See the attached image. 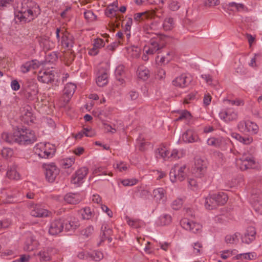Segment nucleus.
I'll return each mask as SVG.
<instances>
[{"instance_id": "nucleus-1", "label": "nucleus", "mask_w": 262, "mask_h": 262, "mask_svg": "<svg viewBox=\"0 0 262 262\" xmlns=\"http://www.w3.org/2000/svg\"><path fill=\"white\" fill-rule=\"evenodd\" d=\"M40 13L39 6L33 1L21 3L15 18L20 21L29 22L36 17Z\"/></svg>"}, {"instance_id": "nucleus-2", "label": "nucleus", "mask_w": 262, "mask_h": 262, "mask_svg": "<svg viewBox=\"0 0 262 262\" xmlns=\"http://www.w3.org/2000/svg\"><path fill=\"white\" fill-rule=\"evenodd\" d=\"M15 142L20 145H28L36 141L35 132L29 128H20L14 132Z\"/></svg>"}, {"instance_id": "nucleus-3", "label": "nucleus", "mask_w": 262, "mask_h": 262, "mask_svg": "<svg viewBox=\"0 0 262 262\" xmlns=\"http://www.w3.org/2000/svg\"><path fill=\"white\" fill-rule=\"evenodd\" d=\"M185 168V166H183L180 167H179L178 166H175L171 168L169 173L170 181L173 183L177 181L180 182L183 181L186 177V174L184 171Z\"/></svg>"}, {"instance_id": "nucleus-4", "label": "nucleus", "mask_w": 262, "mask_h": 262, "mask_svg": "<svg viewBox=\"0 0 262 262\" xmlns=\"http://www.w3.org/2000/svg\"><path fill=\"white\" fill-rule=\"evenodd\" d=\"M45 169L46 180L49 183L54 182L59 173V169L53 163L46 165Z\"/></svg>"}, {"instance_id": "nucleus-5", "label": "nucleus", "mask_w": 262, "mask_h": 262, "mask_svg": "<svg viewBox=\"0 0 262 262\" xmlns=\"http://www.w3.org/2000/svg\"><path fill=\"white\" fill-rule=\"evenodd\" d=\"M180 224L184 229L194 233L200 232L202 227L200 224L189 221L186 218L182 219L180 221Z\"/></svg>"}, {"instance_id": "nucleus-6", "label": "nucleus", "mask_w": 262, "mask_h": 262, "mask_svg": "<svg viewBox=\"0 0 262 262\" xmlns=\"http://www.w3.org/2000/svg\"><path fill=\"white\" fill-rule=\"evenodd\" d=\"M206 169V162L201 158H195L194 160V165L192 170V173L194 176L196 177L201 178L205 173Z\"/></svg>"}, {"instance_id": "nucleus-7", "label": "nucleus", "mask_w": 262, "mask_h": 262, "mask_svg": "<svg viewBox=\"0 0 262 262\" xmlns=\"http://www.w3.org/2000/svg\"><path fill=\"white\" fill-rule=\"evenodd\" d=\"M240 169L242 170H245L249 168H253L254 167L255 162L253 156H243L239 160Z\"/></svg>"}, {"instance_id": "nucleus-8", "label": "nucleus", "mask_w": 262, "mask_h": 262, "mask_svg": "<svg viewBox=\"0 0 262 262\" xmlns=\"http://www.w3.org/2000/svg\"><path fill=\"white\" fill-rule=\"evenodd\" d=\"M54 74L53 71L44 70L40 71L37 75V79L39 81L44 83H49L54 80Z\"/></svg>"}, {"instance_id": "nucleus-9", "label": "nucleus", "mask_w": 262, "mask_h": 262, "mask_svg": "<svg viewBox=\"0 0 262 262\" xmlns=\"http://www.w3.org/2000/svg\"><path fill=\"white\" fill-rule=\"evenodd\" d=\"M161 38V37H157L156 38L150 39L149 49L146 51L147 54H154L164 47V43H160Z\"/></svg>"}, {"instance_id": "nucleus-10", "label": "nucleus", "mask_w": 262, "mask_h": 262, "mask_svg": "<svg viewBox=\"0 0 262 262\" xmlns=\"http://www.w3.org/2000/svg\"><path fill=\"white\" fill-rule=\"evenodd\" d=\"M256 234V229L254 227H248L244 234L241 236L242 242L247 244L251 243L255 239Z\"/></svg>"}, {"instance_id": "nucleus-11", "label": "nucleus", "mask_w": 262, "mask_h": 262, "mask_svg": "<svg viewBox=\"0 0 262 262\" xmlns=\"http://www.w3.org/2000/svg\"><path fill=\"white\" fill-rule=\"evenodd\" d=\"M220 118L226 122L235 120L238 117L237 112L231 108L227 109L221 112L220 114Z\"/></svg>"}, {"instance_id": "nucleus-12", "label": "nucleus", "mask_w": 262, "mask_h": 262, "mask_svg": "<svg viewBox=\"0 0 262 262\" xmlns=\"http://www.w3.org/2000/svg\"><path fill=\"white\" fill-rule=\"evenodd\" d=\"M89 169L86 167H82L76 171L74 176L71 179V183L78 184L82 183V180L87 175Z\"/></svg>"}, {"instance_id": "nucleus-13", "label": "nucleus", "mask_w": 262, "mask_h": 262, "mask_svg": "<svg viewBox=\"0 0 262 262\" xmlns=\"http://www.w3.org/2000/svg\"><path fill=\"white\" fill-rule=\"evenodd\" d=\"M190 82V78L187 77L186 74H182L172 81V84L176 86L183 88L187 86Z\"/></svg>"}, {"instance_id": "nucleus-14", "label": "nucleus", "mask_w": 262, "mask_h": 262, "mask_svg": "<svg viewBox=\"0 0 262 262\" xmlns=\"http://www.w3.org/2000/svg\"><path fill=\"white\" fill-rule=\"evenodd\" d=\"M63 228V222L61 220H55L51 223L49 232L53 235H57L62 231Z\"/></svg>"}, {"instance_id": "nucleus-15", "label": "nucleus", "mask_w": 262, "mask_h": 262, "mask_svg": "<svg viewBox=\"0 0 262 262\" xmlns=\"http://www.w3.org/2000/svg\"><path fill=\"white\" fill-rule=\"evenodd\" d=\"M182 140L186 143H193L200 141L198 134L192 129H188L183 134Z\"/></svg>"}, {"instance_id": "nucleus-16", "label": "nucleus", "mask_w": 262, "mask_h": 262, "mask_svg": "<svg viewBox=\"0 0 262 262\" xmlns=\"http://www.w3.org/2000/svg\"><path fill=\"white\" fill-rule=\"evenodd\" d=\"M262 200V185H259L253 188L250 198V202Z\"/></svg>"}, {"instance_id": "nucleus-17", "label": "nucleus", "mask_w": 262, "mask_h": 262, "mask_svg": "<svg viewBox=\"0 0 262 262\" xmlns=\"http://www.w3.org/2000/svg\"><path fill=\"white\" fill-rule=\"evenodd\" d=\"M38 245V241L33 236L30 235L26 239L24 249L27 251H32L36 249Z\"/></svg>"}, {"instance_id": "nucleus-18", "label": "nucleus", "mask_w": 262, "mask_h": 262, "mask_svg": "<svg viewBox=\"0 0 262 262\" xmlns=\"http://www.w3.org/2000/svg\"><path fill=\"white\" fill-rule=\"evenodd\" d=\"M39 66V62L36 60H32L26 62L25 64L22 65L20 67L21 71L26 73L32 69H36Z\"/></svg>"}, {"instance_id": "nucleus-19", "label": "nucleus", "mask_w": 262, "mask_h": 262, "mask_svg": "<svg viewBox=\"0 0 262 262\" xmlns=\"http://www.w3.org/2000/svg\"><path fill=\"white\" fill-rule=\"evenodd\" d=\"M165 194V191L162 188H158L153 191V196L157 202H162V203L165 202L166 199Z\"/></svg>"}, {"instance_id": "nucleus-20", "label": "nucleus", "mask_w": 262, "mask_h": 262, "mask_svg": "<svg viewBox=\"0 0 262 262\" xmlns=\"http://www.w3.org/2000/svg\"><path fill=\"white\" fill-rule=\"evenodd\" d=\"M101 231L102 233L101 234V242L107 239L109 242H111L112 238L111 237L112 234V230L108 227L107 225L102 226Z\"/></svg>"}, {"instance_id": "nucleus-21", "label": "nucleus", "mask_w": 262, "mask_h": 262, "mask_svg": "<svg viewBox=\"0 0 262 262\" xmlns=\"http://www.w3.org/2000/svg\"><path fill=\"white\" fill-rule=\"evenodd\" d=\"M137 74L140 79L146 80L149 77V71L144 66L142 65L139 66Z\"/></svg>"}, {"instance_id": "nucleus-22", "label": "nucleus", "mask_w": 262, "mask_h": 262, "mask_svg": "<svg viewBox=\"0 0 262 262\" xmlns=\"http://www.w3.org/2000/svg\"><path fill=\"white\" fill-rule=\"evenodd\" d=\"M48 211L46 209L36 206L34 209L31 211V215L36 217H43L48 215Z\"/></svg>"}, {"instance_id": "nucleus-23", "label": "nucleus", "mask_w": 262, "mask_h": 262, "mask_svg": "<svg viewBox=\"0 0 262 262\" xmlns=\"http://www.w3.org/2000/svg\"><path fill=\"white\" fill-rule=\"evenodd\" d=\"M213 196L217 206L224 205L228 200V196L224 192H220L218 194H213Z\"/></svg>"}, {"instance_id": "nucleus-24", "label": "nucleus", "mask_w": 262, "mask_h": 262, "mask_svg": "<svg viewBox=\"0 0 262 262\" xmlns=\"http://www.w3.org/2000/svg\"><path fill=\"white\" fill-rule=\"evenodd\" d=\"M76 89V86L74 83H68L66 85L63 90V93L64 96L67 97L68 99L67 101H68L70 97L72 96L75 91Z\"/></svg>"}, {"instance_id": "nucleus-25", "label": "nucleus", "mask_w": 262, "mask_h": 262, "mask_svg": "<svg viewBox=\"0 0 262 262\" xmlns=\"http://www.w3.org/2000/svg\"><path fill=\"white\" fill-rule=\"evenodd\" d=\"M173 18L170 17H166L163 23V28L165 31L171 30L174 27Z\"/></svg>"}, {"instance_id": "nucleus-26", "label": "nucleus", "mask_w": 262, "mask_h": 262, "mask_svg": "<svg viewBox=\"0 0 262 262\" xmlns=\"http://www.w3.org/2000/svg\"><path fill=\"white\" fill-rule=\"evenodd\" d=\"M64 200L69 204H76L80 202V199L77 194L69 193L65 195Z\"/></svg>"}, {"instance_id": "nucleus-27", "label": "nucleus", "mask_w": 262, "mask_h": 262, "mask_svg": "<svg viewBox=\"0 0 262 262\" xmlns=\"http://www.w3.org/2000/svg\"><path fill=\"white\" fill-rule=\"evenodd\" d=\"M205 206L209 210L213 209L217 207L213 194L206 198Z\"/></svg>"}, {"instance_id": "nucleus-28", "label": "nucleus", "mask_w": 262, "mask_h": 262, "mask_svg": "<svg viewBox=\"0 0 262 262\" xmlns=\"http://www.w3.org/2000/svg\"><path fill=\"white\" fill-rule=\"evenodd\" d=\"M115 75L117 79L121 83L124 81L125 76V67L123 65L118 66L115 70Z\"/></svg>"}, {"instance_id": "nucleus-29", "label": "nucleus", "mask_w": 262, "mask_h": 262, "mask_svg": "<svg viewBox=\"0 0 262 262\" xmlns=\"http://www.w3.org/2000/svg\"><path fill=\"white\" fill-rule=\"evenodd\" d=\"M80 226V223L78 220H74L70 221L68 223L66 224L65 230L68 231H74Z\"/></svg>"}, {"instance_id": "nucleus-30", "label": "nucleus", "mask_w": 262, "mask_h": 262, "mask_svg": "<svg viewBox=\"0 0 262 262\" xmlns=\"http://www.w3.org/2000/svg\"><path fill=\"white\" fill-rule=\"evenodd\" d=\"M108 82V74L106 72H103L99 75L96 78V83L99 86H103Z\"/></svg>"}, {"instance_id": "nucleus-31", "label": "nucleus", "mask_w": 262, "mask_h": 262, "mask_svg": "<svg viewBox=\"0 0 262 262\" xmlns=\"http://www.w3.org/2000/svg\"><path fill=\"white\" fill-rule=\"evenodd\" d=\"M73 43L72 36H67L66 34H63L61 37L62 46L66 48H70L73 47Z\"/></svg>"}, {"instance_id": "nucleus-32", "label": "nucleus", "mask_w": 262, "mask_h": 262, "mask_svg": "<svg viewBox=\"0 0 262 262\" xmlns=\"http://www.w3.org/2000/svg\"><path fill=\"white\" fill-rule=\"evenodd\" d=\"M256 257V255L255 253H241L239 254H237L235 257H233V259H246L249 260H252L255 259Z\"/></svg>"}, {"instance_id": "nucleus-33", "label": "nucleus", "mask_w": 262, "mask_h": 262, "mask_svg": "<svg viewBox=\"0 0 262 262\" xmlns=\"http://www.w3.org/2000/svg\"><path fill=\"white\" fill-rule=\"evenodd\" d=\"M157 158H161L165 159L166 158H169V152L166 149L165 146L163 147H159L156 150Z\"/></svg>"}, {"instance_id": "nucleus-34", "label": "nucleus", "mask_w": 262, "mask_h": 262, "mask_svg": "<svg viewBox=\"0 0 262 262\" xmlns=\"http://www.w3.org/2000/svg\"><path fill=\"white\" fill-rule=\"evenodd\" d=\"M23 91H28L29 92L33 93V91H35L36 94L38 93L37 87L36 84L33 82L28 81L23 86Z\"/></svg>"}, {"instance_id": "nucleus-35", "label": "nucleus", "mask_w": 262, "mask_h": 262, "mask_svg": "<svg viewBox=\"0 0 262 262\" xmlns=\"http://www.w3.org/2000/svg\"><path fill=\"white\" fill-rule=\"evenodd\" d=\"M44 150L42 152L41 151H38L37 149L35 150V154L38 155V156L41 158H49L52 157L54 155V151H48L46 149L43 148Z\"/></svg>"}, {"instance_id": "nucleus-36", "label": "nucleus", "mask_w": 262, "mask_h": 262, "mask_svg": "<svg viewBox=\"0 0 262 262\" xmlns=\"http://www.w3.org/2000/svg\"><path fill=\"white\" fill-rule=\"evenodd\" d=\"M241 236V234L236 232L233 235H227L225 237V242L227 244H233L238 241V237Z\"/></svg>"}, {"instance_id": "nucleus-37", "label": "nucleus", "mask_w": 262, "mask_h": 262, "mask_svg": "<svg viewBox=\"0 0 262 262\" xmlns=\"http://www.w3.org/2000/svg\"><path fill=\"white\" fill-rule=\"evenodd\" d=\"M7 176L10 179L18 180L19 178V174L14 167L8 169Z\"/></svg>"}, {"instance_id": "nucleus-38", "label": "nucleus", "mask_w": 262, "mask_h": 262, "mask_svg": "<svg viewBox=\"0 0 262 262\" xmlns=\"http://www.w3.org/2000/svg\"><path fill=\"white\" fill-rule=\"evenodd\" d=\"M37 255L39 257V260L41 261H48L51 260V256L47 250L40 251Z\"/></svg>"}, {"instance_id": "nucleus-39", "label": "nucleus", "mask_w": 262, "mask_h": 262, "mask_svg": "<svg viewBox=\"0 0 262 262\" xmlns=\"http://www.w3.org/2000/svg\"><path fill=\"white\" fill-rule=\"evenodd\" d=\"M251 125L250 124V121H241L238 124V128L241 132H250Z\"/></svg>"}, {"instance_id": "nucleus-40", "label": "nucleus", "mask_w": 262, "mask_h": 262, "mask_svg": "<svg viewBox=\"0 0 262 262\" xmlns=\"http://www.w3.org/2000/svg\"><path fill=\"white\" fill-rule=\"evenodd\" d=\"M255 211L262 215V200L250 203Z\"/></svg>"}, {"instance_id": "nucleus-41", "label": "nucleus", "mask_w": 262, "mask_h": 262, "mask_svg": "<svg viewBox=\"0 0 262 262\" xmlns=\"http://www.w3.org/2000/svg\"><path fill=\"white\" fill-rule=\"evenodd\" d=\"M94 212L92 211L90 207H85L83 208L82 213V218L84 220H89L94 216Z\"/></svg>"}, {"instance_id": "nucleus-42", "label": "nucleus", "mask_w": 262, "mask_h": 262, "mask_svg": "<svg viewBox=\"0 0 262 262\" xmlns=\"http://www.w3.org/2000/svg\"><path fill=\"white\" fill-rule=\"evenodd\" d=\"M13 151L11 148L4 147L1 151V155L4 158L8 159L13 156Z\"/></svg>"}, {"instance_id": "nucleus-43", "label": "nucleus", "mask_w": 262, "mask_h": 262, "mask_svg": "<svg viewBox=\"0 0 262 262\" xmlns=\"http://www.w3.org/2000/svg\"><path fill=\"white\" fill-rule=\"evenodd\" d=\"M191 117V115L189 112L187 110H184L181 113L180 116L176 120V121H178L183 120L189 119Z\"/></svg>"}, {"instance_id": "nucleus-44", "label": "nucleus", "mask_w": 262, "mask_h": 262, "mask_svg": "<svg viewBox=\"0 0 262 262\" xmlns=\"http://www.w3.org/2000/svg\"><path fill=\"white\" fill-rule=\"evenodd\" d=\"M1 136L2 139L6 142L9 143H12L13 142H15L14 134L13 135H11L7 133H3Z\"/></svg>"}, {"instance_id": "nucleus-45", "label": "nucleus", "mask_w": 262, "mask_h": 262, "mask_svg": "<svg viewBox=\"0 0 262 262\" xmlns=\"http://www.w3.org/2000/svg\"><path fill=\"white\" fill-rule=\"evenodd\" d=\"M148 18L146 12L136 13L134 15V20L136 21H142Z\"/></svg>"}, {"instance_id": "nucleus-46", "label": "nucleus", "mask_w": 262, "mask_h": 262, "mask_svg": "<svg viewBox=\"0 0 262 262\" xmlns=\"http://www.w3.org/2000/svg\"><path fill=\"white\" fill-rule=\"evenodd\" d=\"M207 144L209 145L219 147L221 144V140L219 138H210L207 140Z\"/></svg>"}, {"instance_id": "nucleus-47", "label": "nucleus", "mask_w": 262, "mask_h": 262, "mask_svg": "<svg viewBox=\"0 0 262 262\" xmlns=\"http://www.w3.org/2000/svg\"><path fill=\"white\" fill-rule=\"evenodd\" d=\"M90 257L95 261H99L103 257V253L100 251H95L91 254H89Z\"/></svg>"}, {"instance_id": "nucleus-48", "label": "nucleus", "mask_w": 262, "mask_h": 262, "mask_svg": "<svg viewBox=\"0 0 262 262\" xmlns=\"http://www.w3.org/2000/svg\"><path fill=\"white\" fill-rule=\"evenodd\" d=\"M38 146H39L40 148H45L48 151H52V150L55 152V148L54 146L50 144L49 143H40L38 144Z\"/></svg>"}, {"instance_id": "nucleus-49", "label": "nucleus", "mask_w": 262, "mask_h": 262, "mask_svg": "<svg viewBox=\"0 0 262 262\" xmlns=\"http://www.w3.org/2000/svg\"><path fill=\"white\" fill-rule=\"evenodd\" d=\"M183 204V201L182 199H178L173 201L171 204V207L174 210H178L181 208Z\"/></svg>"}, {"instance_id": "nucleus-50", "label": "nucleus", "mask_w": 262, "mask_h": 262, "mask_svg": "<svg viewBox=\"0 0 262 262\" xmlns=\"http://www.w3.org/2000/svg\"><path fill=\"white\" fill-rule=\"evenodd\" d=\"M138 180L136 179H125L121 181V183L124 186H133L137 184Z\"/></svg>"}, {"instance_id": "nucleus-51", "label": "nucleus", "mask_w": 262, "mask_h": 262, "mask_svg": "<svg viewBox=\"0 0 262 262\" xmlns=\"http://www.w3.org/2000/svg\"><path fill=\"white\" fill-rule=\"evenodd\" d=\"M172 58V53L168 52L166 56L161 57L160 62L162 63H168Z\"/></svg>"}, {"instance_id": "nucleus-52", "label": "nucleus", "mask_w": 262, "mask_h": 262, "mask_svg": "<svg viewBox=\"0 0 262 262\" xmlns=\"http://www.w3.org/2000/svg\"><path fill=\"white\" fill-rule=\"evenodd\" d=\"M84 17L88 20H93L96 19V16L93 12L90 10L86 11L84 13Z\"/></svg>"}, {"instance_id": "nucleus-53", "label": "nucleus", "mask_w": 262, "mask_h": 262, "mask_svg": "<svg viewBox=\"0 0 262 262\" xmlns=\"http://www.w3.org/2000/svg\"><path fill=\"white\" fill-rule=\"evenodd\" d=\"M171 216L169 215H164L160 218L161 225H166L169 224L171 222Z\"/></svg>"}, {"instance_id": "nucleus-54", "label": "nucleus", "mask_w": 262, "mask_h": 262, "mask_svg": "<svg viewBox=\"0 0 262 262\" xmlns=\"http://www.w3.org/2000/svg\"><path fill=\"white\" fill-rule=\"evenodd\" d=\"M24 97L30 100H32L34 98V97L37 95L35 91H33V93L29 92L28 91H23Z\"/></svg>"}, {"instance_id": "nucleus-55", "label": "nucleus", "mask_w": 262, "mask_h": 262, "mask_svg": "<svg viewBox=\"0 0 262 262\" xmlns=\"http://www.w3.org/2000/svg\"><path fill=\"white\" fill-rule=\"evenodd\" d=\"M94 230L93 227L92 226H89L87 227L84 230H82L81 233L86 236V237L89 236L92 234L93 231Z\"/></svg>"}, {"instance_id": "nucleus-56", "label": "nucleus", "mask_w": 262, "mask_h": 262, "mask_svg": "<svg viewBox=\"0 0 262 262\" xmlns=\"http://www.w3.org/2000/svg\"><path fill=\"white\" fill-rule=\"evenodd\" d=\"M228 6L229 7L235 8L238 11L243 9L244 7V5L242 4H237L235 2L229 3Z\"/></svg>"}, {"instance_id": "nucleus-57", "label": "nucleus", "mask_w": 262, "mask_h": 262, "mask_svg": "<svg viewBox=\"0 0 262 262\" xmlns=\"http://www.w3.org/2000/svg\"><path fill=\"white\" fill-rule=\"evenodd\" d=\"M104 44L103 40L99 38L95 40L93 46L98 50L99 48L104 47Z\"/></svg>"}, {"instance_id": "nucleus-58", "label": "nucleus", "mask_w": 262, "mask_h": 262, "mask_svg": "<svg viewBox=\"0 0 262 262\" xmlns=\"http://www.w3.org/2000/svg\"><path fill=\"white\" fill-rule=\"evenodd\" d=\"M220 3L219 0H205L204 4L206 6L212 7L219 5Z\"/></svg>"}, {"instance_id": "nucleus-59", "label": "nucleus", "mask_w": 262, "mask_h": 262, "mask_svg": "<svg viewBox=\"0 0 262 262\" xmlns=\"http://www.w3.org/2000/svg\"><path fill=\"white\" fill-rule=\"evenodd\" d=\"M180 7L179 3L177 1H172L169 5V9L172 11H177Z\"/></svg>"}, {"instance_id": "nucleus-60", "label": "nucleus", "mask_w": 262, "mask_h": 262, "mask_svg": "<svg viewBox=\"0 0 262 262\" xmlns=\"http://www.w3.org/2000/svg\"><path fill=\"white\" fill-rule=\"evenodd\" d=\"M235 250L233 251H230V250H225L222 252V253L221 254V257L224 259H227L228 257L231 256L233 254V252Z\"/></svg>"}, {"instance_id": "nucleus-61", "label": "nucleus", "mask_w": 262, "mask_h": 262, "mask_svg": "<svg viewBox=\"0 0 262 262\" xmlns=\"http://www.w3.org/2000/svg\"><path fill=\"white\" fill-rule=\"evenodd\" d=\"M128 224L134 228H137L139 227V223L137 220H133L130 219H127Z\"/></svg>"}, {"instance_id": "nucleus-62", "label": "nucleus", "mask_w": 262, "mask_h": 262, "mask_svg": "<svg viewBox=\"0 0 262 262\" xmlns=\"http://www.w3.org/2000/svg\"><path fill=\"white\" fill-rule=\"evenodd\" d=\"M74 163V159L70 158L69 160H67L66 162L63 163V166L64 168H69Z\"/></svg>"}, {"instance_id": "nucleus-63", "label": "nucleus", "mask_w": 262, "mask_h": 262, "mask_svg": "<svg viewBox=\"0 0 262 262\" xmlns=\"http://www.w3.org/2000/svg\"><path fill=\"white\" fill-rule=\"evenodd\" d=\"M11 86L13 91H17L20 89V85L17 80L11 81Z\"/></svg>"}, {"instance_id": "nucleus-64", "label": "nucleus", "mask_w": 262, "mask_h": 262, "mask_svg": "<svg viewBox=\"0 0 262 262\" xmlns=\"http://www.w3.org/2000/svg\"><path fill=\"white\" fill-rule=\"evenodd\" d=\"M116 168L119 170L120 171H125L127 169L126 164H124L123 162H120L117 164Z\"/></svg>"}]
</instances>
